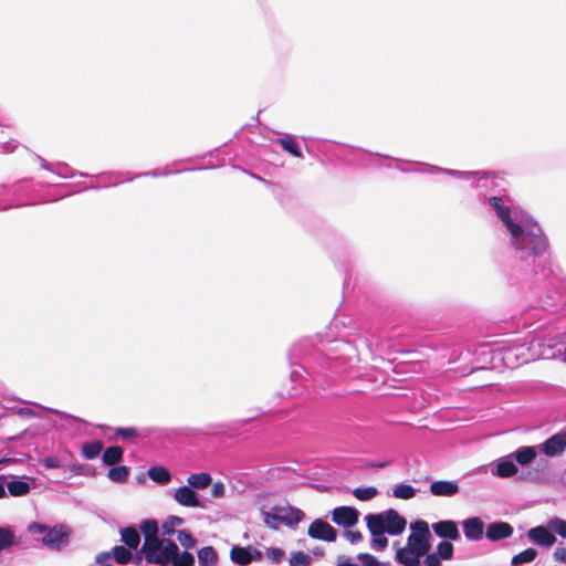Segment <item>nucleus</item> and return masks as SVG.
I'll return each instance as SVG.
<instances>
[{
    "mask_svg": "<svg viewBox=\"0 0 566 566\" xmlns=\"http://www.w3.org/2000/svg\"><path fill=\"white\" fill-rule=\"evenodd\" d=\"M226 493V488L222 482H216L211 488V495L213 497H222Z\"/></svg>",
    "mask_w": 566,
    "mask_h": 566,
    "instance_id": "obj_53",
    "label": "nucleus"
},
{
    "mask_svg": "<svg viewBox=\"0 0 566 566\" xmlns=\"http://www.w3.org/2000/svg\"><path fill=\"white\" fill-rule=\"evenodd\" d=\"M337 566H358V565H356L355 563H352L348 558L340 556L338 558Z\"/></svg>",
    "mask_w": 566,
    "mask_h": 566,
    "instance_id": "obj_61",
    "label": "nucleus"
},
{
    "mask_svg": "<svg viewBox=\"0 0 566 566\" xmlns=\"http://www.w3.org/2000/svg\"><path fill=\"white\" fill-rule=\"evenodd\" d=\"M212 482V478L207 472L201 473H192L187 478V484L196 490H205L207 489Z\"/></svg>",
    "mask_w": 566,
    "mask_h": 566,
    "instance_id": "obj_21",
    "label": "nucleus"
},
{
    "mask_svg": "<svg viewBox=\"0 0 566 566\" xmlns=\"http://www.w3.org/2000/svg\"><path fill=\"white\" fill-rule=\"evenodd\" d=\"M35 409L33 408H21L19 410V413L22 415V416H34V417H39L42 415V412L45 410L44 407H41L39 405H35L34 406Z\"/></svg>",
    "mask_w": 566,
    "mask_h": 566,
    "instance_id": "obj_49",
    "label": "nucleus"
},
{
    "mask_svg": "<svg viewBox=\"0 0 566 566\" xmlns=\"http://www.w3.org/2000/svg\"><path fill=\"white\" fill-rule=\"evenodd\" d=\"M122 458H123V450H122V448H119L117 446L108 447L103 453V462L106 465H115L122 461Z\"/></svg>",
    "mask_w": 566,
    "mask_h": 566,
    "instance_id": "obj_32",
    "label": "nucleus"
},
{
    "mask_svg": "<svg viewBox=\"0 0 566 566\" xmlns=\"http://www.w3.org/2000/svg\"><path fill=\"white\" fill-rule=\"evenodd\" d=\"M129 470L125 465L114 467L109 469L107 476L111 481L116 483H123L128 479Z\"/></svg>",
    "mask_w": 566,
    "mask_h": 566,
    "instance_id": "obj_36",
    "label": "nucleus"
},
{
    "mask_svg": "<svg viewBox=\"0 0 566 566\" xmlns=\"http://www.w3.org/2000/svg\"><path fill=\"white\" fill-rule=\"evenodd\" d=\"M42 464L46 469H56V468L61 467V462H60V460L56 457H45L42 460Z\"/></svg>",
    "mask_w": 566,
    "mask_h": 566,
    "instance_id": "obj_52",
    "label": "nucleus"
},
{
    "mask_svg": "<svg viewBox=\"0 0 566 566\" xmlns=\"http://www.w3.org/2000/svg\"><path fill=\"white\" fill-rule=\"evenodd\" d=\"M527 537L534 544L544 546V547L552 546L556 541V537L549 531V527H546V526H536V527L531 528L527 532Z\"/></svg>",
    "mask_w": 566,
    "mask_h": 566,
    "instance_id": "obj_13",
    "label": "nucleus"
},
{
    "mask_svg": "<svg viewBox=\"0 0 566 566\" xmlns=\"http://www.w3.org/2000/svg\"><path fill=\"white\" fill-rule=\"evenodd\" d=\"M185 523V520L179 516L171 515L163 523V534L167 536H171L175 534V528L177 526H181Z\"/></svg>",
    "mask_w": 566,
    "mask_h": 566,
    "instance_id": "obj_38",
    "label": "nucleus"
},
{
    "mask_svg": "<svg viewBox=\"0 0 566 566\" xmlns=\"http://www.w3.org/2000/svg\"><path fill=\"white\" fill-rule=\"evenodd\" d=\"M261 515L263 523L272 530H279L282 524H284L280 517V515L276 513V510L274 506L266 511L265 507H261Z\"/></svg>",
    "mask_w": 566,
    "mask_h": 566,
    "instance_id": "obj_28",
    "label": "nucleus"
},
{
    "mask_svg": "<svg viewBox=\"0 0 566 566\" xmlns=\"http://www.w3.org/2000/svg\"><path fill=\"white\" fill-rule=\"evenodd\" d=\"M69 166L65 165V164H54L52 165V170L53 172L57 174L59 176L63 177V178H67L69 177Z\"/></svg>",
    "mask_w": 566,
    "mask_h": 566,
    "instance_id": "obj_51",
    "label": "nucleus"
},
{
    "mask_svg": "<svg viewBox=\"0 0 566 566\" xmlns=\"http://www.w3.org/2000/svg\"><path fill=\"white\" fill-rule=\"evenodd\" d=\"M38 160H39L40 165L42 166V168L52 170V165H49L43 158L38 157Z\"/></svg>",
    "mask_w": 566,
    "mask_h": 566,
    "instance_id": "obj_62",
    "label": "nucleus"
},
{
    "mask_svg": "<svg viewBox=\"0 0 566 566\" xmlns=\"http://www.w3.org/2000/svg\"><path fill=\"white\" fill-rule=\"evenodd\" d=\"M566 450V429L553 434L551 438L538 444V451L547 457H559Z\"/></svg>",
    "mask_w": 566,
    "mask_h": 566,
    "instance_id": "obj_9",
    "label": "nucleus"
},
{
    "mask_svg": "<svg viewBox=\"0 0 566 566\" xmlns=\"http://www.w3.org/2000/svg\"><path fill=\"white\" fill-rule=\"evenodd\" d=\"M418 166H421L422 168H412V169H405V168H399V170L403 171V172H426V174H430L429 171H427V168L430 166V165H427V164H422V163H416Z\"/></svg>",
    "mask_w": 566,
    "mask_h": 566,
    "instance_id": "obj_57",
    "label": "nucleus"
},
{
    "mask_svg": "<svg viewBox=\"0 0 566 566\" xmlns=\"http://www.w3.org/2000/svg\"><path fill=\"white\" fill-rule=\"evenodd\" d=\"M176 551H178V546L171 541L164 543L163 541L157 539V542H153L151 544L144 543L142 546V552L144 553L147 563L159 566H167L170 564L171 557Z\"/></svg>",
    "mask_w": 566,
    "mask_h": 566,
    "instance_id": "obj_7",
    "label": "nucleus"
},
{
    "mask_svg": "<svg viewBox=\"0 0 566 566\" xmlns=\"http://www.w3.org/2000/svg\"><path fill=\"white\" fill-rule=\"evenodd\" d=\"M311 562V556L303 552L293 553L289 559L290 566H308Z\"/></svg>",
    "mask_w": 566,
    "mask_h": 566,
    "instance_id": "obj_40",
    "label": "nucleus"
},
{
    "mask_svg": "<svg viewBox=\"0 0 566 566\" xmlns=\"http://www.w3.org/2000/svg\"><path fill=\"white\" fill-rule=\"evenodd\" d=\"M305 374H310L303 365H295L291 370V381L298 382L304 378Z\"/></svg>",
    "mask_w": 566,
    "mask_h": 566,
    "instance_id": "obj_47",
    "label": "nucleus"
},
{
    "mask_svg": "<svg viewBox=\"0 0 566 566\" xmlns=\"http://www.w3.org/2000/svg\"><path fill=\"white\" fill-rule=\"evenodd\" d=\"M430 492L436 496H453L459 492L455 481H436L430 485Z\"/></svg>",
    "mask_w": 566,
    "mask_h": 566,
    "instance_id": "obj_18",
    "label": "nucleus"
},
{
    "mask_svg": "<svg viewBox=\"0 0 566 566\" xmlns=\"http://www.w3.org/2000/svg\"><path fill=\"white\" fill-rule=\"evenodd\" d=\"M366 523L370 534L373 535L371 548L375 551H384L388 545V539L385 536L386 533H382L378 527H374L370 522Z\"/></svg>",
    "mask_w": 566,
    "mask_h": 566,
    "instance_id": "obj_24",
    "label": "nucleus"
},
{
    "mask_svg": "<svg viewBox=\"0 0 566 566\" xmlns=\"http://www.w3.org/2000/svg\"><path fill=\"white\" fill-rule=\"evenodd\" d=\"M140 531L143 532L144 536H145V542L144 543H153V542H157V539H159L157 537V533H158V525H157V522L155 520H145L142 522L140 524Z\"/></svg>",
    "mask_w": 566,
    "mask_h": 566,
    "instance_id": "obj_29",
    "label": "nucleus"
},
{
    "mask_svg": "<svg viewBox=\"0 0 566 566\" xmlns=\"http://www.w3.org/2000/svg\"><path fill=\"white\" fill-rule=\"evenodd\" d=\"M436 553L442 559L449 560L453 556V545L450 542H448V541H443V542L439 543V545L437 546V552Z\"/></svg>",
    "mask_w": 566,
    "mask_h": 566,
    "instance_id": "obj_41",
    "label": "nucleus"
},
{
    "mask_svg": "<svg viewBox=\"0 0 566 566\" xmlns=\"http://www.w3.org/2000/svg\"><path fill=\"white\" fill-rule=\"evenodd\" d=\"M537 556V552L534 548H526L525 551L514 555L511 560L512 566H522L524 564L532 563Z\"/></svg>",
    "mask_w": 566,
    "mask_h": 566,
    "instance_id": "obj_31",
    "label": "nucleus"
},
{
    "mask_svg": "<svg viewBox=\"0 0 566 566\" xmlns=\"http://www.w3.org/2000/svg\"><path fill=\"white\" fill-rule=\"evenodd\" d=\"M429 172H442L457 179L468 181L470 187L476 190L488 189L494 185L493 175L490 171L476 170V171H464L457 169H448L438 166H429L427 168Z\"/></svg>",
    "mask_w": 566,
    "mask_h": 566,
    "instance_id": "obj_5",
    "label": "nucleus"
},
{
    "mask_svg": "<svg viewBox=\"0 0 566 566\" xmlns=\"http://www.w3.org/2000/svg\"><path fill=\"white\" fill-rule=\"evenodd\" d=\"M554 557L558 562L566 563V548L565 547H557L554 552Z\"/></svg>",
    "mask_w": 566,
    "mask_h": 566,
    "instance_id": "obj_56",
    "label": "nucleus"
},
{
    "mask_svg": "<svg viewBox=\"0 0 566 566\" xmlns=\"http://www.w3.org/2000/svg\"><path fill=\"white\" fill-rule=\"evenodd\" d=\"M313 554L316 556H322L324 554V551L322 548L317 547L313 551Z\"/></svg>",
    "mask_w": 566,
    "mask_h": 566,
    "instance_id": "obj_63",
    "label": "nucleus"
},
{
    "mask_svg": "<svg viewBox=\"0 0 566 566\" xmlns=\"http://www.w3.org/2000/svg\"><path fill=\"white\" fill-rule=\"evenodd\" d=\"M7 479L4 475H0V500L7 496L6 491Z\"/></svg>",
    "mask_w": 566,
    "mask_h": 566,
    "instance_id": "obj_58",
    "label": "nucleus"
},
{
    "mask_svg": "<svg viewBox=\"0 0 566 566\" xmlns=\"http://www.w3.org/2000/svg\"><path fill=\"white\" fill-rule=\"evenodd\" d=\"M355 357L354 346L345 340H334L323 344L321 352H315L306 363L318 361L323 368L335 369L340 364H348Z\"/></svg>",
    "mask_w": 566,
    "mask_h": 566,
    "instance_id": "obj_3",
    "label": "nucleus"
},
{
    "mask_svg": "<svg viewBox=\"0 0 566 566\" xmlns=\"http://www.w3.org/2000/svg\"><path fill=\"white\" fill-rule=\"evenodd\" d=\"M120 538L122 542L125 543V545L130 549H136L140 543L139 533L133 526L123 528L120 531Z\"/></svg>",
    "mask_w": 566,
    "mask_h": 566,
    "instance_id": "obj_23",
    "label": "nucleus"
},
{
    "mask_svg": "<svg viewBox=\"0 0 566 566\" xmlns=\"http://www.w3.org/2000/svg\"><path fill=\"white\" fill-rule=\"evenodd\" d=\"M177 539L185 548H192L196 545L195 537L186 530H181L177 533Z\"/></svg>",
    "mask_w": 566,
    "mask_h": 566,
    "instance_id": "obj_43",
    "label": "nucleus"
},
{
    "mask_svg": "<svg viewBox=\"0 0 566 566\" xmlns=\"http://www.w3.org/2000/svg\"><path fill=\"white\" fill-rule=\"evenodd\" d=\"M432 530L442 538H448L450 541H458L460 538L458 526L453 521L437 522L432 525Z\"/></svg>",
    "mask_w": 566,
    "mask_h": 566,
    "instance_id": "obj_17",
    "label": "nucleus"
},
{
    "mask_svg": "<svg viewBox=\"0 0 566 566\" xmlns=\"http://www.w3.org/2000/svg\"><path fill=\"white\" fill-rule=\"evenodd\" d=\"M282 148L294 157L303 158L301 147L296 139L290 135H285L279 139Z\"/></svg>",
    "mask_w": 566,
    "mask_h": 566,
    "instance_id": "obj_30",
    "label": "nucleus"
},
{
    "mask_svg": "<svg viewBox=\"0 0 566 566\" xmlns=\"http://www.w3.org/2000/svg\"><path fill=\"white\" fill-rule=\"evenodd\" d=\"M513 527L506 522H493L486 527V538L496 542L512 536Z\"/></svg>",
    "mask_w": 566,
    "mask_h": 566,
    "instance_id": "obj_15",
    "label": "nucleus"
},
{
    "mask_svg": "<svg viewBox=\"0 0 566 566\" xmlns=\"http://www.w3.org/2000/svg\"><path fill=\"white\" fill-rule=\"evenodd\" d=\"M537 452H539L538 444L534 447L526 446L518 448L516 451L512 452L511 455L515 462L524 467L535 460Z\"/></svg>",
    "mask_w": 566,
    "mask_h": 566,
    "instance_id": "obj_20",
    "label": "nucleus"
},
{
    "mask_svg": "<svg viewBox=\"0 0 566 566\" xmlns=\"http://www.w3.org/2000/svg\"><path fill=\"white\" fill-rule=\"evenodd\" d=\"M18 146V143L15 140H12V142H8L3 145V150L7 151V153H11Z\"/></svg>",
    "mask_w": 566,
    "mask_h": 566,
    "instance_id": "obj_59",
    "label": "nucleus"
},
{
    "mask_svg": "<svg viewBox=\"0 0 566 566\" xmlns=\"http://www.w3.org/2000/svg\"><path fill=\"white\" fill-rule=\"evenodd\" d=\"M560 483L566 486V470L562 474Z\"/></svg>",
    "mask_w": 566,
    "mask_h": 566,
    "instance_id": "obj_64",
    "label": "nucleus"
},
{
    "mask_svg": "<svg viewBox=\"0 0 566 566\" xmlns=\"http://www.w3.org/2000/svg\"><path fill=\"white\" fill-rule=\"evenodd\" d=\"M488 205L503 224L514 255L526 262L535 275L546 276L541 263L549 250V242L535 218L506 196L489 197Z\"/></svg>",
    "mask_w": 566,
    "mask_h": 566,
    "instance_id": "obj_1",
    "label": "nucleus"
},
{
    "mask_svg": "<svg viewBox=\"0 0 566 566\" xmlns=\"http://www.w3.org/2000/svg\"><path fill=\"white\" fill-rule=\"evenodd\" d=\"M251 546H233L230 552L231 560L238 565L244 566L251 563Z\"/></svg>",
    "mask_w": 566,
    "mask_h": 566,
    "instance_id": "obj_22",
    "label": "nucleus"
},
{
    "mask_svg": "<svg viewBox=\"0 0 566 566\" xmlns=\"http://www.w3.org/2000/svg\"><path fill=\"white\" fill-rule=\"evenodd\" d=\"M357 558L363 563V566H387L385 563L379 562L375 556L361 553Z\"/></svg>",
    "mask_w": 566,
    "mask_h": 566,
    "instance_id": "obj_45",
    "label": "nucleus"
},
{
    "mask_svg": "<svg viewBox=\"0 0 566 566\" xmlns=\"http://www.w3.org/2000/svg\"><path fill=\"white\" fill-rule=\"evenodd\" d=\"M250 556H251V562L260 560L262 558L263 554L259 549L251 547Z\"/></svg>",
    "mask_w": 566,
    "mask_h": 566,
    "instance_id": "obj_60",
    "label": "nucleus"
},
{
    "mask_svg": "<svg viewBox=\"0 0 566 566\" xmlns=\"http://www.w3.org/2000/svg\"><path fill=\"white\" fill-rule=\"evenodd\" d=\"M112 556L115 563L125 565L132 559L133 554L128 547L126 548L124 546H115L112 549Z\"/></svg>",
    "mask_w": 566,
    "mask_h": 566,
    "instance_id": "obj_34",
    "label": "nucleus"
},
{
    "mask_svg": "<svg viewBox=\"0 0 566 566\" xmlns=\"http://www.w3.org/2000/svg\"><path fill=\"white\" fill-rule=\"evenodd\" d=\"M541 356L546 359L556 358L566 364V346L564 348H558L556 350H552V348L549 347L547 352L543 350L541 353Z\"/></svg>",
    "mask_w": 566,
    "mask_h": 566,
    "instance_id": "obj_44",
    "label": "nucleus"
},
{
    "mask_svg": "<svg viewBox=\"0 0 566 566\" xmlns=\"http://www.w3.org/2000/svg\"><path fill=\"white\" fill-rule=\"evenodd\" d=\"M410 528L406 546L396 549V560L403 566H420L421 557L430 551L431 534L424 521H416Z\"/></svg>",
    "mask_w": 566,
    "mask_h": 566,
    "instance_id": "obj_2",
    "label": "nucleus"
},
{
    "mask_svg": "<svg viewBox=\"0 0 566 566\" xmlns=\"http://www.w3.org/2000/svg\"><path fill=\"white\" fill-rule=\"evenodd\" d=\"M28 533L33 541L52 551H61L70 541V531L63 525L49 526L33 522L29 524Z\"/></svg>",
    "mask_w": 566,
    "mask_h": 566,
    "instance_id": "obj_4",
    "label": "nucleus"
},
{
    "mask_svg": "<svg viewBox=\"0 0 566 566\" xmlns=\"http://www.w3.org/2000/svg\"><path fill=\"white\" fill-rule=\"evenodd\" d=\"M170 563L172 566H193L195 557L188 552L179 553L178 551L171 557Z\"/></svg>",
    "mask_w": 566,
    "mask_h": 566,
    "instance_id": "obj_35",
    "label": "nucleus"
},
{
    "mask_svg": "<svg viewBox=\"0 0 566 566\" xmlns=\"http://www.w3.org/2000/svg\"><path fill=\"white\" fill-rule=\"evenodd\" d=\"M265 556L273 563L279 564L282 562V559L284 557V552H283V549L277 548V547H270L266 549Z\"/></svg>",
    "mask_w": 566,
    "mask_h": 566,
    "instance_id": "obj_46",
    "label": "nucleus"
},
{
    "mask_svg": "<svg viewBox=\"0 0 566 566\" xmlns=\"http://www.w3.org/2000/svg\"><path fill=\"white\" fill-rule=\"evenodd\" d=\"M103 450V443L99 440H94L83 443L81 448V455L84 459L92 460L99 455Z\"/></svg>",
    "mask_w": 566,
    "mask_h": 566,
    "instance_id": "obj_27",
    "label": "nucleus"
},
{
    "mask_svg": "<svg viewBox=\"0 0 566 566\" xmlns=\"http://www.w3.org/2000/svg\"><path fill=\"white\" fill-rule=\"evenodd\" d=\"M392 495L397 499L409 500L416 495V489L409 484H398L392 490Z\"/></svg>",
    "mask_w": 566,
    "mask_h": 566,
    "instance_id": "obj_37",
    "label": "nucleus"
},
{
    "mask_svg": "<svg viewBox=\"0 0 566 566\" xmlns=\"http://www.w3.org/2000/svg\"><path fill=\"white\" fill-rule=\"evenodd\" d=\"M15 544L14 532L7 526H0V552L9 549Z\"/></svg>",
    "mask_w": 566,
    "mask_h": 566,
    "instance_id": "obj_33",
    "label": "nucleus"
},
{
    "mask_svg": "<svg viewBox=\"0 0 566 566\" xmlns=\"http://www.w3.org/2000/svg\"><path fill=\"white\" fill-rule=\"evenodd\" d=\"M198 562L200 566H216L218 555L213 547L206 546L198 551Z\"/></svg>",
    "mask_w": 566,
    "mask_h": 566,
    "instance_id": "obj_26",
    "label": "nucleus"
},
{
    "mask_svg": "<svg viewBox=\"0 0 566 566\" xmlns=\"http://www.w3.org/2000/svg\"><path fill=\"white\" fill-rule=\"evenodd\" d=\"M307 534L310 537L325 542H335L337 534L336 530L323 520H315L308 526Z\"/></svg>",
    "mask_w": 566,
    "mask_h": 566,
    "instance_id": "obj_10",
    "label": "nucleus"
},
{
    "mask_svg": "<svg viewBox=\"0 0 566 566\" xmlns=\"http://www.w3.org/2000/svg\"><path fill=\"white\" fill-rule=\"evenodd\" d=\"M172 499L184 507L206 509L205 501L188 484L175 489L171 493Z\"/></svg>",
    "mask_w": 566,
    "mask_h": 566,
    "instance_id": "obj_8",
    "label": "nucleus"
},
{
    "mask_svg": "<svg viewBox=\"0 0 566 566\" xmlns=\"http://www.w3.org/2000/svg\"><path fill=\"white\" fill-rule=\"evenodd\" d=\"M344 535L352 544H356L363 538L361 533L358 531H346Z\"/></svg>",
    "mask_w": 566,
    "mask_h": 566,
    "instance_id": "obj_55",
    "label": "nucleus"
},
{
    "mask_svg": "<svg viewBox=\"0 0 566 566\" xmlns=\"http://www.w3.org/2000/svg\"><path fill=\"white\" fill-rule=\"evenodd\" d=\"M366 522H370L374 527H378L382 533L389 535L401 534L407 525V521L397 511L389 509L377 514H367Z\"/></svg>",
    "mask_w": 566,
    "mask_h": 566,
    "instance_id": "obj_6",
    "label": "nucleus"
},
{
    "mask_svg": "<svg viewBox=\"0 0 566 566\" xmlns=\"http://www.w3.org/2000/svg\"><path fill=\"white\" fill-rule=\"evenodd\" d=\"M426 558L423 560L426 566H440L441 565V557L437 553L432 554H426Z\"/></svg>",
    "mask_w": 566,
    "mask_h": 566,
    "instance_id": "obj_50",
    "label": "nucleus"
},
{
    "mask_svg": "<svg viewBox=\"0 0 566 566\" xmlns=\"http://www.w3.org/2000/svg\"><path fill=\"white\" fill-rule=\"evenodd\" d=\"M116 433L124 440H128V439L138 437V431L133 427L117 428Z\"/></svg>",
    "mask_w": 566,
    "mask_h": 566,
    "instance_id": "obj_48",
    "label": "nucleus"
},
{
    "mask_svg": "<svg viewBox=\"0 0 566 566\" xmlns=\"http://www.w3.org/2000/svg\"><path fill=\"white\" fill-rule=\"evenodd\" d=\"M494 465L495 470L492 471V474L502 479L511 478L518 472V469L511 453L497 459L494 462Z\"/></svg>",
    "mask_w": 566,
    "mask_h": 566,
    "instance_id": "obj_14",
    "label": "nucleus"
},
{
    "mask_svg": "<svg viewBox=\"0 0 566 566\" xmlns=\"http://www.w3.org/2000/svg\"><path fill=\"white\" fill-rule=\"evenodd\" d=\"M548 527L557 533L563 538H566V521L559 517H554L548 522Z\"/></svg>",
    "mask_w": 566,
    "mask_h": 566,
    "instance_id": "obj_42",
    "label": "nucleus"
},
{
    "mask_svg": "<svg viewBox=\"0 0 566 566\" xmlns=\"http://www.w3.org/2000/svg\"><path fill=\"white\" fill-rule=\"evenodd\" d=\"M113 559V556H112V551L109 552H101L98 553L96 556H95V562L97 564H99V566L102 565H107L106 562Z\"/></svg>",
    "mask_w": 566,
    "mask_h": 566,
    "instance_id": "obj_54",
    "label": "nucleus"
},
{
    "mask_svg": "<svg viewBox=\"0 0 566 566\" xmlns=\"http://www.w3.org/2000/svg\"><path fill=\"white\" fill-rule=\"evenodd\" d=\"M463 533L470 541H479L483 536L484 524L480 517H469L462 522Z\"/></svg>",
    "mask_w": 566,
    "mask_h": 566,
    "instance_id": "obj_16",
    "label": "nucleus"
},
{
    "mask_svg": "<svg viewBox=\"0 0 566 566\" xmlns=\"http://www.w3.org/2000/svg\"><path fill=\"white\" fill-rule=\"evenodd\" d=\"M274 509L284 525L289 527H295L305 516L302 510L291 505H275Z\"/></svg>",
    "mask_w": 566,
    "mask_h": 566,
    "instance_id": "obj_12",
    "label": "nucleus"
},
{
    "mask_svg": "<svg viewBox=\"0 0 566 566\" xmlns=\"http://www.w3.org/2000/svg\"><path fill=\"white\" fill-rule=\"evenodd\" d=\"M353 494L359 501H369L378 494V490L374 486L356 488Z\"/></svg>",
    "mask_w": 566,
    "mask_h": 566,
    "instance_id": "obj_39",
    "label": "nucleus"
},
{
    "mask_svg": "<svg viewBox=\"0 0 566 566\" xmlns=\"http://www.w3.org/2000/svg\"><path fill=\"white\" fill-rule=\"evenodd\" d=\"M32 482H33L32 478L23 476V478L7 482L6 486L8 489V492L10 493V495L23 496L30 492Z\"/></svg>",
    "mask_w": 566,
    "mask_h": 566,
    "instance_id": "obj_19",
    "label": "nucleus"
},
{
    "mask_svg": "<svg viewBox=\"0 0 566 566\" xmlns=\"http://www.w3.org/2000/svg\"><path fill=\"white\" fill-rule=\"evenodd\" d=\"M147 474L150 480L159 484H168L171 481L170 472L161 465L150 467Z\"/></svg>",
    "mask_w": 566,
    "mask_h": 566,
    "instance_id": "obj_25",
    "label": "nucleus"
},
{
    "mask_svg": "<svg viewBox=\"0 0 566 566\" xmlns=\"http://www.w3.org/2000/svg\"><path fill=\"white\" fill-rule=\"evenodd\" d=\"M359 512L350 506H339L333 510L332 520L343 527H352L358 522Z\"/></svg>",
    "mask_w": 566,
    "mask_h": 566,
    "instance_id": "obj_11",
    "label": "nucleus"
}]
</instances>
